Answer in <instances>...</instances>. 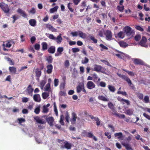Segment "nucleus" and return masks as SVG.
Here are the masks:
<instances>
[{"instance_id": "obj_13", "label": "nucleus", "mask_w": 150, "mask_h": 150, "mask_svg": "<svg viewBox=\"0 0 150 150\" xmlns=\"http://www.w3.org/2000/svg\"><path fill=\"white\" fill-rule=\"evenodd\" d=\"M93 66L94 68L93 69H92V71H95L98 72H100L103 68L102 66H101L96 64H94L93 65Z\"/></svg>"}, {"instance_id": "obj_34", "label": "nucleus", "mask_w": 150, "mask_h": 150, "mask_svg": "<svg viewBox=\"0 0 150 150\" xmlns=\"http://www.w3.org/2000/svg\"><path fill=\"white\" fill-rule=\"evenodd\" d=\"M42 50L43 51L47 50V49L48 45L46 42H44L41 43Z\"/></svg>"}, {"instance_id": "obj_42", "label": "nucleus", "mask_w": 150, "mask_h": 150, "mask_svg": "<svg viewBox=\"0 0 150 150\" xmlns=\"http://www.w3.org/2000/svg\"><path fill=\"white\" fill-rule=\"evenodd\" d=\"M117 36L120 38H123L124 37V34L123 32L120 31L117 34Z\"/></svg>"}, {"instance_id": "obj_45", "label": "nucleus", "mask_w": 150, "mask_h": 150, "mask_svg": "<svg viewBox=\"0 0 150 150\" xmlns=\"http://www.w3.org/2000/svg\"><path fill=\"white\" fill-rule=\"evenodd\" d=\"M92 76H93L94 82H96L98 77L97 74L94 73L92 74Z\"/></svg>"}, {"instance_id": "obj_56", "label": "nucleus", "mask_w": 150, "mask_h": 150, "mask_svg": "<svg viewBox=\"0 0 150 150\" xmlns=\"http://www.w3.org/2000/svg\"><path fill=\"white\" fill-rule=\"evenodd\" d=\"M70 34L73 37H76L79 35V31L74 32H72Z\"/></svg>"}, {"instance_id": "obj_9", "label": "nucleus", "mask_w": 150, "mask_h": 150, "mask_svg": "<svg viewBox=\"0 0 150 150\" xmlns=\"http://www.w3.org/2000/svg\"><path fill=\"white\" fill-rule=\"evenodd\" d=\"M33 90V89L32 88V86L31 85H29L27 87L25 92L27 95L32 96Z\"/></svg>"}, {"instance_id": "obj_61", "label": "nucleus", "mask_w": 150, "mask_h": 150, "mask_svg": "<svg viewBox=\"0 0 150 150\" xmlns=\"http://www.w3.org/2000/svg\"><path fill=\"white\" fill-rule=\"evenodd\" d=\"M137 96L139 99L141 100L143 99V94L141 93H138L137 94Z\"/></svg>"}, {"instance_id": "obj_64", "label": "nucleus", "mask_w": 150, "mask_h": 150, "mask_svg": "<svg viewBox=\"0 0 150 150\" xmlns=\"http://www.w3.org/2000/svg\"><path fill=\"white\" fill-rule=\"evenodd\" d=\"M143 115L144 117L150 120V115H148L145 113H144L143 114Z\"/></svg>"}, {"instance_id": "obj_28", "label": "nucleus", "mask_w": 150, "mask_h": 150, "mask_svg": "<svg viewBox=\"0 0 150 150\" xmlns=\"http://www.w3.org/2000/svg\"><path fill=\"white\" fill-rule=\"evenodd\" d=\"M46 67L47 68V72L48 74H51L53 69V66L51 64L48 65Z\"/></svg>"}, {"instance_id": "obj_7", "label": "nucleus", "mask_w": 150, "mask_h": 150, "mask_svg": "<svg viewBox=\"0 0 150 150\" xmlns=\"http://www.w3.org/2000/svg\"><path fill=\"white\" fill-rule=\"evenodd\" d=\"M34 119L36 122L38 123L42 124H45L46 122L45 120L42 118H40L38 116L34 117Z\"/></svg>"}, {"instance_id": "obj_58", "label": "nucleus", "mask_w": 150, "mask_h": 150, "mask_svg": "<svg viewBox=\"0 0 150 150\" xmlns=\"http://www.w3.org/2000/svg\"><path fill=\"white\" fill-rule=\"evenodd\" d=\"M35 12H36L35 9L34 7L32 8H31V9L30 10L28 11L29 13H31L32 14H35Z\"/></svg>"}, {"instance_id": "obj_2", "label": "nucleus", "mask_w": 150, "mask_h": 150, "mask_svg": "<svg viewBox=\"0 0 150 150\" xmlns=\"http://www.w3.org/2000/svg\"><path fill=\"white\" fill-rule=\"evenodd\" d=\"M81 91H82L86 94L87 93L86 91L84 88V83H80L76 87V91L77 93H80Z\"/></svg>"}, {"instance_id": "obj_33", "label": "nucleus", "mask_w": 150, "mask_h": 150, "mask_svg": "<svg viewBox=\"0 0 150 150\" xmlns=\"http://www.w3.org/2000/svg\"><path fill=\"white\" fill-rule=\"evenodd\" d=\"M86 136L87 137L89 138H93V139L95 141H97V139L96 137L93 136V134L91 132H88Z\"/></svg>"}, {"instance_id": "obj_12", "label": "nucleus", "mask_w": 150, "mask_h": 150, "mask_svg": "<svg viewBox=\"0 0 150 150\" xmlns=\"http://www.w3.org/2000/svg\"><path fill=\"white\" fill-rule=\"evenodd\" d=\"M87 87L89 89H91L95 87V84L92 81H88L86 84Z\"/></svg>"}, {"instance_id": "obj_52", "label": "nucleus", "mask_w": 150, "mask_h": 150, "mask_svg": "<svg viewBox=\"0 0 150 150\" xmlns=\"http://www.w3.org/2000/svg\"><path fill=\"white\" fill-rule=\"evenodd\" d=\"M144 102L146 103H147L149 102V98L148 96H145L144 99Z\"/></svg>"}, {"instance_id": "obj_36", "label": "nucleus", "mask_w": 150, "mask_h": 150, "mask_svg": "<svg viewBox=\"0 0 150 150\" xmlns=\"http://www.w3.org/2000/svg\"><path fill=\"white\" fill-rule=\"evenodd\" d=\"M98 98L100 100L104 101H108V99L106 97L103 96H99L98 97Z\"/></svg>"}, {"instance_id": "obj_53", "label": "nucleus", "mask_w": 150, "mask_h": 150, "mask_svg": "<svg viewBox=\"0 0 150 150\" xmlns=\"http://www.w3.org/2000/svg\"><path fill=\"white\" fill-rule=\"evenodd\" d=\"M89 59L87 57H85L84 60L81 61V62L83 64H86L87 63Z\"/></svg>"}, {"instance_id": "obj_14", "label": "nucleus", "mask_w": 150, "mask_h": 150, "mask_svg": "<svg viewBox=\"0 0 150 150\" xmlns=\"http://www.w3.org/2000/svg\"><path fill=\"white\" fill-rule=\"evenodd\" d=\"M77 118L76 114L75 112H73L72 113V118L70 120L72 124L74 125L75 124L76 119Z\"/></svg>"}, {"instance_id": "obj_16", "label": "nucleus", "mask_w": 150, "mask_h": 150, "mask_svg": "<svg viewBox=\"0 0 150 150\" xmlns=\"http://www.w3.org/2000/svg\"><path fill=\"white\" fill-rule=\"evenodd\" d=\"M123 79L127 82L129 86H131L132 88H134V86L132 84L131 80L128 77L125 76Z\"/></svg>"}, {"instance_id": "obj_49", "label": "nucleus", "mask_w": 150, "mask_h": 150, "mask_svg": "<svg viewBox=\"0 0 150 150\" xmlns=\"http://www.w3.org/2000/svg\"><path fill=\"white\" fill-rule=\"evenodd\" d=\"M40 106H38L37 107H36L35 109L34 110V112L36 114H38L40 112Z\"/></svg>"}, {"instance_id": "obj_43", "label": "nucleus", "mask_w": 150, "mask_h": 150, "mask_svg": "<svg viewBox=\"0 0 150 150\" xmlns=\"http://www.w3.org/2000/svg\"><path fill=\"white\" fill-rule=\"evenodd\" d=\"M122 70L123 71H125L126 72H127V74H128V75L130 76H134V74L132 71H127L126 69H122Z\"/></svg>"}, {"instance_id": "obj_41", "label": "nucleus", "mask_w": 150, "mask_h": 150, "mask_svg": "<svg viewBox=\"0 0 150 150\" xmlns=\"http://www.w3.org/2000/svg\"><path fill=\"white\" fill-rule=\"evenodd\" d=\"M64 119V115H60V119L59 121V122L62 125H64V122L63 121V120Z\"/></svg>"}, {"instance_id": "obj_54", "label": "nucleus", "mask_w": 150, "mask_h": 150, "mask_svg": "<svg viewBox=\"0 0 150 150\" xmlns=\"http://www.w3.org/2000/svg\"><path fill=\"white\" fill-rule=\"evenodd\" d=\"M72 5V3H69L68 4V7L69 8V10L72 12H73L74 11V9H72L71 7V5Z\"/></svg>"}, {"instance_id": "obj_48", "label": "nucleus", "mask_w": 150, "mask_h": 150, "mask_svg": "<svg viewBox=\"0 0 150 150\" xmlns=\"http://www.w3.org/2000/svg\"><path fill=\"white\" fill-rule=\"evenodd\" d=\"M133 110L132 109H127L126 110V113L129 115H131L133 114Z\"/></svg>"}, {"instance_id": "obj_30", "label": "nucleus", "mask_w": 150, "mask_h": 150, "mask_svg": "<svg viewBox=\"0 0 150 150\" xmlns=\"http://www.w3.org/2000/svg\"><path fill=\"white\" fill-rule=\"evenodd\" d=\"M9 70L10 72L12 74H15L16 71V68L14 67H9Z\"/></svg>"}, {"instance_id": "obj_5", "label": "nucleus", "mask_w": 150, "mask_h": 150, "mask_svg": "<svg viewBox=\"0 0 150 150\" xmlns=\"http://www.w3.org/2000/svg\"><path fill=\"white\" fill-rule=\"evenodd\" d=\"M44 117L46 119V121L48 124L50 126H52L54 125L53 123L54 122V119L52 117H47V116L45 115L43 116L42 117Z\"/></svg>"}, {"instance_id": "obj_22", "label": "nucleus", "mask_w": 150, "mask_h": 150, "mask_svg": "<svg viewBox=\"0 0 150 150\" xmlns=\"http://www.w3.org/2000/svg\"><path fill=\"white\" fill-rule=\"evenodd\" d=\"M54 40L56 41L57 44H60L62 40V34H59L57 38H55Z\"/></svg>"}, {"instance_id": "obj_10", "label": "nucleus", "mask_w": 150, "mask_h": 150, "mask_svg": "<svg viewBox=\"0 0 150 150\" xmlns=\"http://www.w3.org/2000/svg\"><path fill=\"white\" fill-rule=\"evenodd\" d=\"M117 99L118 101L121 102L123 104L126 103L127 105H130V102L128 100L122 98L120 97H118L117 98Z\"/></svg>"}, {"instance_id": "obj_26", "label": "nucleus", "mask_w": 150, "mask_h": 150, "mask_svg": "<svg viewBox=\"0 0 150 150\" xmlns=\"http://www.w3.org/2000/svg\"><path fill=\"white\" fill-rule=\"evenodd\" d=\"M122 145L125 146L127 150H132V148L130 147L128 143H126L123 142H121Z\"/></svg>"}, {"instance_id": "obj_37", "label": "nucleus", "mask_w": 150, "mask_h": 150, "mask_svg": "<svg viewBox=\"0 0 150 150\" xmlns=\"http://www.w3.org/2000/svg\"><path fill=\"white\" fill-rule=\"evenodd\" d=\"M49 96V92H44L42 93V98L44 99H46Z\"/></svg>"}, {"instance_id": "obj_35", "label": "nucleus", "mask_w": 150, "mask_h": 150, "mask_svg": "<svg viewBox=\"0 0 150 150\" xmlns=\"http://www.w3.org/2000/svg\"><path fill=\"white\" fill-rule=\"evenodd\" d=\"M118 43L122 47H126L128 45L126 42L123 41H120L118 42Z\"/></svg>"}, {"instance_id": "obj_40", "label": "nucleus", "mask_w": 150, "mask_h": 150, "mask_svg": "<svg viewBox=\"0 0 150 150\" xmlns=\"http://www.w3.org/2000/svg\"><path fill=\"white\" fill-rule=\"evenodd\" d=\"M58 8V6H55L54 8H51L50 9V12L51 13H53L55 11H56Z\"/></svg>"}, {"instance_id": "obj_1", "label": "nucleus", "mask_w": 150, "mask_h": 150, "mask_svg": "<svg viewBox=\"0 0 150 150\" xmlns=\"http://www.w3.org/2000/svg\"><path fill=\"white\" fill-rule=\"evenodd\" d=\"M124 30L125 33L126 35L128 36L132 37L134 33V30L129 26H126L124 28Z\"/></svg>"}, {"instance_id": "obj_32", "label": "nucleus", "mask_w": 150, "mask_h": 150, "mask_svg": "<svg viewBox=\"0 0 150 150\" xmlns=\"http://www.w3.org/2000/svg\"><path fill=\"white\" fill-rule=\"evenodd\" d=\"M79 35L81 38L85 39L86 38L87 35L81 31H79Z\"/></svg>"}, {"instance_id": "obj_8", "label": "nucleus", "mask_w": 150, "mask_h": 150, "mask_svg": "<svg viewBox=\"0 0 150 150\" xmlns=\"http://www.w3.org/2000/svg\"><path fill=\"white\" fill-rule=\"evenodd\" d=\"M132 61L135 65H144L145 63L141 59L137 58H133Z\"/></svg>"}, {"instance_id": "obj_31", "label": "nucleus", "mask_w": 150, "mask_h": 150, "mask_svg": "<svg viewBox=\"0 0 150 150\" xmlns=\"http://www.w3.org/2000/svg\"><path fill=\"white\" fill-rule=\"evenodd\" d=\"M29 22L31 26L35 27L36 25V21L34 19H31L29 20Z\"/></svg>"}, {"instance_id": "obj_6", "label": "nucleus", "mask_w": 150, "mask_h": 150, "mask_svg": "<svg viewBox=\"0 0 150 150\" xmlns=\"http://www.w3.org/2000/svg\"><path fill=\"white\" fill-rule=\"evenodd\" d=\"M105 36V38L108 40H112V32L109 30H106L104 33Z\"/></svg>"}, {"instance_id": "obj_20", "label": "nucleus", "mask_w": 150, "mask_h": 150, "mask_svg": "<svg viewBox=\"0 0 150 150\" xmlns=\"http://www.w3.org/2000/svg\"><path fill=\"white\" fill-rule=\"evenodd\" d=\"M35 76L37 77V79L38 80L39 77L41 75V70L40 69L37 68L35 70Z\"/></svg>"}, {"instance_id": "obj_62", "label": "nucleus", "mask_w": 150, "mask_h": 150, "mask_svg": "<svg viewBox=\"0 0 150 150\" xmlns=\"http://www.w3.org/2000/svg\"><path fill=\"white\" fill-rule=\"evenodd\" d=\"M6 59L9 62L10 65H13L14 64V62L12 61V60L9 57H7Z\"/></svg>"}, {"instance_id": "obj_59", "label": "nucleus", "mask_w": 150, "mask_h": 150, "mask_svg": "<svg viewBox=\"0 0 150 150\" xmlns=\"http://www.w3.org/2000/svg\"><path fill=\"white\" fill-rule=\"evenodd\" d=\"M59 81L58 79H55L54 81V86L55 87H56L58 85Z\"/></svg>"}, {"instance_id": "obj_4", "label": "nucleus", "mask_w": 150, "mask_h": 150, "mask_svg": "<svg viewBox=\"0 0 150 150\" xmlns=\"http://www.w3.org/2000/svg\"><path fill=\"white\" fill-rule=\"evenodd\" d=\"M64 145H61V148L62 149L66 148L67 149H70L72 147V144L68 142L65 141L63 142Z\"/></svg>"}, {"instance_id": "obj_38", "label": "nucleus", "mask_w": 150, "mask_h": 150, "mask_svg": "<svg viewBox=\"0 0 150 150\" xmlns=\"http://www.w3.org/2000/svg\"><path fill=\"white\" fill-rule=\"evenodd\" d=\"M108 88L109 90L111 92H114L115 91V87L112 86L108 85Z\"/></svg>"}, {"instance_id": "obj_24", "label": "nucleus", "mask_w": 150, "mask_h": 150, "mask_svg": "<svg viewBox=\"0 0 150 150\" xmlns=\"http://www.w3.org/2000/svg\"><path fill=\"white\" fill-rule=\"evenodd\" d=\"M34 100L36 102H39L41 101V98L40 95L39 94H35L33 96Z\"/></svg>"}, {"instance_id": "obj_55", "label": "nucleus", "mask_w": 150, "mask_h": 150, "mask_svg": "<svg viewBox=\"0 0 150 150\" xmlns=\"http://www.w3.org/2000/svg\"><path fill=\"white\" fill-rule=\"evenodd\" d=\"M89 38L90 39L93 41V42L95 43H96L97 42V40L95 39L94 37L93 36L90 35Z\"/></svg>"}, {"instance_id": "obj_46", "label": "nucleus", "mask_w": 150, "mask_h": 150, "mask_svg": "<svg viewBox=\"0 0 150 150\" xmlns=\"http://www.w3.org/2000/svg\"><path fill=\"white\" fill-rule=\"evenodd\" d=\"M65 119L66 120V121L68 123H69V119L70 118L69 116V113L68 112H67L65 114Z\"/></svg>"}, {"instance_id": "obj_25", "label": "nucleus", "mask_w": 150, "mask_h": 150, "mask_svg": "<svg viewBox=\"0 0 150 150\" xmlns=\"http://www.w3.org/2000/svg\"><path fill=\"white\" fill-rule=\"evenodd\" d=\"M44 90L45 91H48L49 92L52 93V90L51 89L50 85L49 83H47L44 88Z\"/></svg>"}, {"instance_id": "obj_44", "label": "nucleus", "mask_w": 150, "mask_h": 150, "mask_svg": "<svg viewBox=\"0 0 150 150\" xmlns=\"http://www.w3.org/2000/svg\"><path fill=\"white\" fill-rule=\"evenodd\" d=\"M46 83V80H43L41 81L40 83V88L41 89H42L43 88V87Z\"/></svg>"}, {"instance_id": "obj_47", "label": "nucleus", "mask_w": 150, "mask_h": 150, "mask_svg": "<svg viewBox=\"0 0 150 150\" xmlns=\"http://www.w3.org/2000/svg\"><path fill=\"white\" fill-rule=\"evenodd\" d=\"M117 9L121 12H122L124 9V6H117Z\"/></svg>"}, {"instance_id": "obj_51", "label": "nucleus", "mask_w": 150, "mask_h": 150, "mask_svg": "<svg viewBox=\"0 0 150 150\" xmlns=\"http://www.w3.org/2000/svg\"><path fill=\"white\" fill-rule=\"evenodd\" d=\"M53 58L51 56H49L47 57L46 58V60L49 63H52V62Z\"/></svg>"}, {"instance_id": "obj_60", "label": "nucleus", "mask_w": 150, "mask_h": 150, "mask_svg": "<svg viewBox=\"0 0 150 150\" xmlns=\"http://www.w3.org/2000/svg\"><path fill=\"white\" fill-rule=\"evenodd\" d=\"M104 134L105 136H107V138L108 139H110L111 137V134H110L108 132H106Z\"/></svg>"}, {"instance_id": "obj_18", "label": "nucleus", "mask_w": 150, "mask_h": 150, "mask_svg": "<svg viewBox=\"0 0 150 150\" xmlns=\"http://www.w3.org/2000/svg\"><path fill=\"white\" fill-rule=\"evenodd\" d=\"M45 26L47 28L52 32H57V29L54 28L50 24H46L45 25Z\"/></svg>"}, {"instance_id": "obj_23", "label": "nucleus", "mask_w": 150, "mask_h": 150, "mask_svg": "<svg viewBox=\"0 0 150 150\" xmlns=\"http://www.w3.org/2000/svg\"><path fill=\"white\" fill-rule=\"evenodd\" d=\"M114 136L115 137H117V138L120 141L123 139V134L121 132L115 133L114 134Z\"/></svg>"}, {"instance_id": "obj_63", "label": "nucleus", "mask_w": 150, "mask_h": 150, "mask_svg": "<svg viewBox=\"0 0 150 150\" xmlns=\"http://www.w3.org/2000/svg\"><path fill=\"white\" fill-rule=\"evenodd\" d=\"M72 50L73 52L75 53L77 52H79L80 49L77 48H73L72 49Z\"/></svg>"}, {"instance_id": "obj_50", "label": "nucleus", "mask_w": 150, "mask_h": 150, "mask_svg": "<svg viewBox=\"0 0 150 150\" xmlns=\"http://www.w3.org/2000/svg\"><path fill=\"white\" fill-rule=\"evenodd\" d=\"M135 27L137 30L140 31L142 32L144 31L143 28L139 25H135Z\"/></svg>"}, {"instance_id": "obj_27", "label": "nucleus", "mask_w": 150, "mask_h": 150, "mask_svg": "<svg viewBox=\"0 0 150 150\" xmlns=\"http://www.w3.org/2000/svg\"><path fill=\"white\" fill-rule=\"evenodd\" d=\"M17 11L19 13L21 14V15L24 17L26 18L27 17V15L26 13L23 10H22V9L19 8L18 9V10H17Z\"/></svg>"}, {"instance_id": "obj_11", "label": "nucleus", "mask_w": 150, "mask_h": 150, "mask_svg": "<svg viewBox=\"0 0 150 150\" xmlns=\"http://www.w3.org/2000/svg\"><path fill=\"white\" fill-rule=\"evenodd\" d=\"M147 42V39L145 37L143 36L140 42V45L142 46L145 47H147L148 46L146 45V43Z\"/></svg>"}, {"instance_id": "obj_39", "label": "nucleus", "mask_w": 150, "mask_h": 150, "mask_svg": "<svg viewBox=\"0 0 150 150\" xmlns=\"http://www.w3.org/2000/svg\"><path fill=\"white\" fill-rule=\"evenodd\" d=\"M108 106L109 108H110L111 110H113L115 108L113 104L111 102H109L108 103Z\"/></svg>"}, {"instance_id": "obj_17", "label": "nucleus", "mask_w": 150, "mask_h": 150, "mask_svg": "<svg viewBox=\"0 0 150 150\" xmlns=\"http://www.w3.org/2000/svg\"><path fill=\"white\" fill-rule=\"evenodd\" d=\"M123 79L127 82L129 86H131L132 88H134V86L132 84L131 80L128 77L125 76Z\"/></svg>"}, {"instance_id": "obj_29", "label": "nucleus", "mask_w": 150, "mask_h": 150, "mask_svg": "<svg viewBox=\"0 0 150 150\" xmlns=\"http://www.w3.org/2000/svg\"><path fill=\"white\" fill-rule=\"evenodd\" d=\"M55 50V46H50L48 50V52L50 53L53 54L54 53Z\"/></svg>"}, {"instance_id": "obj_15", "label": "nucleus", "mask_w": 150, "mask_h": 150, "mask_svg": "<svg viewBox=\"0 0 150 150\" xmlns=\"http://www.w3.org/2000/svg\"><path fill=\"white\" fill-rule=\"evenodd\" d=\"M118 52L119 53H113V55L117 56L119 58L121 59H122L126 57V54L125 53L121 52L118 51Z\"/></svg>"}, {"instance_id": "obj_21", "label": "nucleus", "mask_w": 150, "mask_h": 150, "mask_svg": "<svg viewBox=\"0 0 150 150\" xmlns=\"http://www.w3.org/2000/svg\"><path fill=\"white\" fill-rule=\"evenodd\" d=\"M50 106V103L47 104V105H44L42 107V112L45 113H47L49 111V109L48 107Z\"/></svg>"}, {"instance_id": "obj_19", "label": "nucleus", "mask_w": 150, "mask_h": 150, "mask_svg": "<svg viewBox=\"0 0 150 150\" xmlns=\"http://www.w3.org/2000/svg\"><path fill=\"white\" fill-rule=\"evenodd\" d=\"M64 51V48L62 47H59L57 50V52L55 54V56L57 57L62 54V52Z\"/></svg>"}, {"instance_id": "obj_3", "label": "nucleus", "mask_w": 150, "mask_h": 150, "mask_svg": "<svg viewBox=\"0 0 150 150\" xmlns=\"http://www.w3.org/2000/svg\"><path fill=\"white\" fill-rule=\"evenodd\" d=\"M0 7L3 11L6 13H8L10 11L8 5L4 3H0Z\"/></svg>"}, {"instance_id": "obj_57", "label": "nucleus", "mask_w": 150, "mask_h": 150, "mask_svg": "<svg viewBox=\"0 0 150 150\" xmlns=\"http://www.w3.org/2000/svg\"><path fill=\"white\" fill-rule=\"evenodd\" d=\"M5 46L6 47L8 48L10 47L12 45L11 41H7L6 42Z\"/></svg>"}]
</instances>
